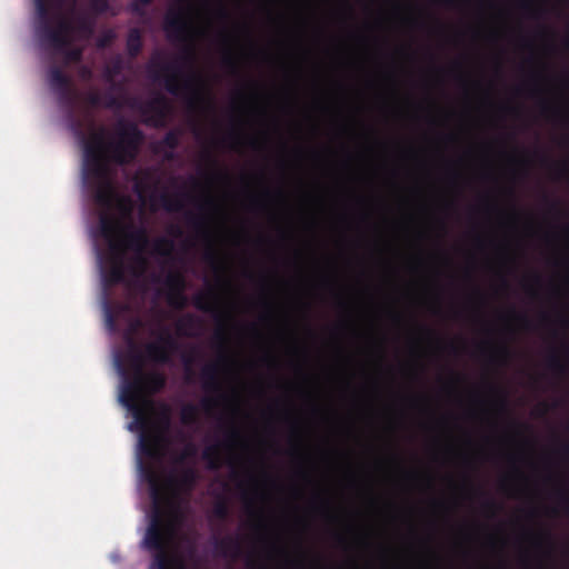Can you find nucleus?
I'll return each instance as SVG.
<instances>
[{
    "label": "nucleus",
    "instance_id": "1",
    "mask_svg": "<svg viewBox=\"0 0 569 569\" xmlns=\"http://www.w3.org/2000/svg\"><path fill=\"white\" fill-rule=\"evenodd\" d=\"M117 139L106 142L103 133H93L84 143L83 174L93 188V200L103 210L117 208L123 218L132 214V202L120 197L109 177V162L127 166L139 153L144 134L133 121L120 119L116 124Z\"/></svg>",
    "mask_w": 569,
    "mask_h": 569
},
{
    "label": "nucleus",
    "instance_id": "2",
    "mask_svg": "<svg viewBox=\"0 0 569 569\" xmlns=\"http://www.w3.org/2000/svg\"><path fill=\"white\" fill-rule=\"evenodd\" d=\"M163 29L170 41L182 44L179 57L172 62L152 60L149 66L153 81H163L166 90L172 96H184L190 110L212 109L213 103L202 90L201 77L193 71L197 61L193 28L182 6L170 9L164 16Z\"/></svg>",
    "mask_w": 569,
    "mask_h": 569
},
{
    "label": "nucleus",
    "instance_id": "3",
    "mask_svg": "<svg viewBox=\"0 0 569 569\" xmlns=\"http://www.w3.org/2000/svg\"><path fill=\"white\" fill-rule=\"evenodd\" d=\"M140 472L149 485L153 503V512L143 538L144 548L152 552L149 569H181L180 558L169 550L172 530L161 509L166 500L161 477L151 463L141 462Z\"/></svg>",
    "mask_w": 569,
    "mask_h": 569
},
{
    "label": "nucleus",
    "instance_id": "4",
    "mask_svg": "<svg viewBox=\"0 0 569 569\" xmlns=\"http://www.w3.org/2000/svg\"><path fill=\"white\" fill-rule=\"evenodd\" d=\"M150 243L148 231L143 226L126 223L118 241H111L108 267L102 271L107 288L126 282V273L138 278L148 268L144 256Z\"/></svg>",
    "mask_w": 569,
    "mask_h": 569
},
{
    "label": "nucleus",
    "instance_id": "5",
    "mask_svg": "<svg viewBox=\"0 0 569 569\" xmlns=\"http://www.w3.org/2000/svg\"><path fill=\"white\" fill-rule=\"evenodd\" d=\"M128 360L133 369V375L129 376L121 365L123 380L120 391L121 403L132 413L134 423L141 429L139 437V451L148 459L157 460L161 457L162 438L148 431V418L144 407L140 405L143 392L144 372L143 355L133 341H130L128 350Z\"/></svg>",
    "mask_w": 569,
    "mask_h": 569
},
{
    "label": "nucleus",
    "instance_id": "6",
    "mask_svg": "<svg viewBox=\"0 0 569 569\" xmlns=\"http://www.w3.org/2000/svg\"><path fill=\"white\" fill-rule=\"evenodd\" d=\"M38 16L37 34L46 47L63 48L68 43V32L72 29V21L66 16H54V26L50 17L48 0H33Z\"/></svg>",
    "mask_w": 569,
    "mask_h": 569
},
{
    "label": "nucleus",
    "instance_id": "7",
    "mask_svg": "<svg viewBox=\"0 0 569 569\" xmlns=\"http://www.w3.org/2000/svg\"><path fill=\"white\" fill-rule=\"evenodd\" d=\"M192 305L196 309L202 312L211 313L213 316L214 320L219 325L214 333V339L220 343H224L226 333L222 323L230 317L229 313L223 312L220 309L219 299L214 291L210 289L206 292H199L194 295L192 298Z\"/></svg>",
    "mask_w": 569,
    "mask_h": 569
},
{
    "label": "nucleus",
    "instance_id": "8",
    "mask_svg": "<svg viewBox=\"0 0 569 569\" xmlns=\"http://www.w3.org/2000/svg\"><path fill=\"white\" fill-rule=\"evenodd\" d=\"M178 348L176 338L167 329H162L156 341L146 345L144 352L149 360L167 365L171 362L172 355L178 351Z\"/></svg>",
    "mask_w": 569,
    "mask_h": 569
},
{
    "label": "nucleus",
    "instance_id": "9",
    "mask_svg": "<svg viewBox=\"0 0 569 569\" xmlns=\"http://www.w3.org/2000/svg\"><path fill=\"white\" fill-rule=\"evenodd\" d=\"M186 218L188 224L191 226L200 237L208 240L209 244L203 254V259L212 268V270L220 277L224 270V266L219 259V256L210 241V233L207 229L206 218L201 214H193L191 212H188L186 214Z\"/></svg>",
    "mask_w": 569,
    "mask_h": 569
},
{
    "label": "nucleus",
    "instance_id": "10",
    "mask_svg": "<svg viewBox=\"0 0 569 569\" xmlns=\"http://www.w3.org/2000/svg\"><path fill=\"white\" fill-rule=\"evenodd\" d=\"M136 107L141 114L147 117L146 123L154 127L164 124V120L167 119L170 110L169 102L162 94H157L146 102L138 103Z\"/></svg>",
    "mask_w": 569,
    "mask_h": 569
},
{
    "label": "nucleus",
    "instance_id": "11",
    "mask_svg": "<svg viewBox=\"0 0 569 569\" xmlns=\"http://www.w3.org/2000/svg\"><path fill=\"white\" fill-rule=\"evenodd\" d=\"M49 82L62 101L67 102L69 106L73 104L74 92L71 87V80L61 68L57 66L50 68Z\"/></svg>",
    "mask_w": 569,
    "mask_h": 569
},
{
    "label": "nucleus",
    "instance_id": "12",
    "mask_svg": "<svg viewBox=\"0 0 569 569\" xmlns=\"http://www.w3.org/2000/svg\"><path fill=\"white\" fill-rule=\"evenodd\" d=\"M164 284L168 288V302L176 308H183L187 302V298L183 295L186 281L183 276L177 271H170L166 279Z\"/></svg>",
    "mask_w": 569,
    "mask_h": 569
},
{
    "label": "nucleus",
    "instance_id": "13",
    "mask_svg": "<svg viewBox=\"0 0 569 569\" xmlns=\"http://www.w3.org/2000/svg\"><path fill=\"white\" fill-rule=\"evenodd\" d=\"M126 224H123L120 220L114 218L110 211L103 210V212L99 217V227L100 232L102 237L108 241L110 244L111 241H118L119 238L118 234L121 236L122 228Z\"/></svg>",
    "mask_w": 569,
    "mask_h": 569
},
{
    "label": "nucleus",
    "instance_id": "14",
    "mask_svg": "<svg viewBox=\"0 0 569 569\" xmlns=\"http://www.w3.org/2000/svg\"><path fill=\"white\" fill-rule=\"evenodd\" d=\"M198 480L197 470L193 467H184L177 476L168 478V485L184 491H190Z\"/></svg>",
    "mask_w": 569,
    "mask_h": 569
},
{
    "label": "nucleus",
    "instance_id": "15",
    "mask_svg": "<svg viewBox=\"0 0 569 569\" xmlns=\"http://www.w3.org/2000/svg\"><path fill=\"white\" fill-rule=\"evenodd\" d=\"M219 363H209L201 369L202 388L207 392H218L221 390Z\"/></svg>",
    "mask_w": 569,
    "mask_h": 569
},
{
    "label": "nucleus",
    "instance_id": "16",
    "mask_svg": "<svg viewBox=\"0 0 569 569\" xmlns=\"http://www.w3.org/2000/svg\"><path fill=\"white\" fill-rule=\"evenodd\" d=\"M166 386V378L162 373L159 372H151L146 375L144 373V383H143V392L142 398L140 400V405L142 406V401L144 399L146 392H159L162 390Z\"/></svg>",
    "mask_w": 569,
    "mask_h": 569
},
{
    "label": "nucleus",
    "instance_id": "17",
    "mask_svg": "<svg viewBox=\"0 0 569 569\" xmlns=\"http://www.w3.org/2000/svg\"><path fill=\"white\" fill-rule=\"evenodd\" d=\"M127 52L130 58H137L143 47L142 33L138 28H131L127 36Z\"/></svg>",
    "mask_w": 569,
    "mask_h": 569
},
{
    "label": "nucleus",
    "instance_id": "18",
    "mask_svg": "<svg viewBox=\"0 0 569 569\" xmlns=\"http://www.w3.org/2000/svg\"><path fill=\"white\" fill-rule=\"evenodd\" d=\"M216 548L223 557H237L241 550L239 540L231 537L218 540Z\"/></svg>",
    "mask_w": 569,
    "mask_h": 569
},
{
    "label": "nucleus",
    "instance_id": "19",
    "mask_svg": "<svg viewBox=\"0 0 569 569\" xmlns=\"http://www.w3.org/2000/svg\"><path fill=\"white\" fill-rule=\"evenodd\" d=\"M72 34H73V28L68 32V36H67L68 43L63 48H61V49L56 48V47H49V48L52 49L57 53L63 54L68 62H79L82 58V51H81V49L70 47L71 42H72Z\"/></svg>",
    "mask_w": 569,
    "mask_h": 569
},
{
    "label": "nucleus",
    "instance_id": "20",
    "mask_svg": "<svg viewBox=\"0 0 569 569\" xmlns=\"http://www.w3.org/2000/svg\"><path fill=\"white\" fill-rule=\"evenodd\" d=\"M220 445H211L203 449L202 459L207 462L208 468L212 470H217L220 467Z\"/></svg>",
    "mask_w": 569,
    "mask_h": 569
},
{
    "label": "nucleus",
    "instance_id": "21",
    "mask_svg": "<svg viewBox=\"0 0 569 569\" xmlns=\"http://www.w3.org/2000/svg\"><path fill=\"white\" fill-rule=\"evenodd\" d=\"M84 101L89 107H92V108L100 107L101 104H103L102 96L97 90H91V91L87 92L84 96ZM104 106L107 108L116 107L117 106L116 98L112 96H108V98L104 102Z\"/></svg>",
    "mask_w": 569,
    "mask_h": 569
},
{
    "label": "nucleus",
    "instance_id": "22",
    "mask_svg": "<svg viewBox=\"0 0 569 569\" xmlns=\"http://www.w3.org/2000/svg\"><path fill=\"white\" fill-rule=\"evenodd\" d=\"M179 143H180V131L170 130L164 134V137L161 140V144L170 150L166 154L167 159L173 158V150L178 148Z\"/></svg>",
    "mask_w": 569,
    "mask_h": 569
},
{
    "label": "nucleus",
    "instance_id": "23",
    "mask_svg": "<svg viewBox=\"0 0 569 569\" xmlns=\"http://www.w3.org/2000/svg\"><path fill=\"white\" fill-rule=\"evenodd\" d=\"M160 202L164 210L168 212H178L183 209V203L180 196L171 197L167 192L160 194Z\"/></svg>",
    "mask_w": 569,
    "mask_h": 569
},
{
    "label": "nucleus",
    "instance_id": "24",
    "mask_svg": "<svg viewBox=\"0 0 569 569\" xmlns=\"http://www.w3.org/2000/svg\"><path fill=\"white\" fill-rule=\"evenodd\" d=\"M172 251H173V241L172 240L164 238V237H160L154 240L153 253L161 256V257H170Z\"/></svg>",
    "mask_w": 569,
    "mask_h": 569
},
{
    "label": "nucleus",
    "instance_id": "25",
    "mask_svg": "<svg viewBox=\"0 0 569 569\" xmlns=\"http://www.w3.org/2000/svg\"><path fill=\"white\" fill-rule=\"evenodd\" d=\"M180 420L184 426H190L198 420V408L192 403H187L181 408Z\"/></svg>",
    "mask_w": 569,
    "mask_h": 569
},
{
    "label": "nucleus",
    "instance_id": "26",
    "mask_svg": "<svg viewBox=\"0 0 569 569\" xmlns=\"http://www.w3.org/2000/svg\"><path fill=\"white\" fill-rule=\"evenodd\" d=\"M543 164H550L558 178H565L569 176V158L561 162H551L546 156L541 157Z\"/></svg>",
    "mask_w": 569,
    "mask_h": 569
},
{
    "label": "nucleus",
    "instance_id": "27",
    "mask_svg": "<svg viewBox=\"0 0 569 569\" xmlns=\"http://www.w3.org/2000/svg\"><path fill=\"white\" fill-rule=\"evenodd\" d=\"M73 32L78 31L82 34L89 36L93 31V21L87 16H79L73 23Z\"/></svg>",
    "mask_w": 569,
    "mask_h": 569
},
{
    "label": "nucleus",
    "instance_id": "28",
    "mask_svg": "<svg viewBox=\"0 0 569 569\" xmlns=\"http://www.w3.org/2000/svg\"><path fill=\"white\" fill-rule=\"evenodd\" d=\"M510 357V350L506 345L497 347L490 355V362L505 363Z\"/></svg>",
    "mask_w": 569,
    "mask_h": 569
},
{
    "label": "nucleus",
    "instance_id": "29",
    "mask_svg": "<svg viewBox=\"0 0 569 569\" xmlns=\"http://www.w3.org/2000/svg\"><path fill=\"white\" fill-rule=\"evenodd\" d=\"M547 366L549 369L557 373H563L566 371V365L561 361L560 357L556 351H552L548 356Z\"/></svg>",
    "mask_w": 569,
    "mask_h": 569
},
{
    "label": "nucleus",
    "instance_id": "30",
    "mask_svg": "<svg viewBox=\"0 0 569 569\" xmlns=\"http://www.w3.org/2000/svg\"><path fill=\"white\" fill-rule=\"evenodd\" d=\"M212 513L217 519L226 520L229 517V506L224 500L214 503Z\"/></svg>",
    "mask_w": 569,
    "mask_h": 569
},
{
    "label": "nucleus",
    "instance_id": "31",
    "mask_svg": "<svg viewBox=\"0 0 569 569\" xmlns=\"http://www.w3.org/2000/svg\"><path fill=\"white\" fill-rule=\"evenodd\" d=\"M104 313L107 326L109 327L110 330H114L118 315L109 302H106L104 305Z\"/></svg>",
    "mask_w": 569,
    "mask_h": 569
},
{
    "label": "nucleus",
    "instance_id": "32",
    "mask_svg": "<svg viewBox=\"0 0 569 569\" xmlns=\"http://www.w3.org/2000/svg\"><path fill=\"white\" fill-rule=\"evenodd\" d=\"M197 455V447L192 442H188L182 452L177 457L176 462L182 463L189 458H193Z\"/></svg>",
    "mask_w": 569,
    "mask_h": 569
},
{
    "label": "nucleus",
    "instance_id": "33",
    "mask_svg": "<svg viewBox=\"0 0 569 569\" xmlns=\"http://www.w3.org/2000/svg\"><path fill=\"white\" fill-rule=\"evenodd\" d=\"M199 322V319L194 315H187L178 322V330L187 333L184 329L193 328Z\"/></svg>",
    "mask_w": 569,
    "mask_h": 569
},
{
    "label": "nucleus",
    "instance_id": "34",
    "mask_svg": "<svg viewBox=\"0 0 569 569\" xmlns=\"http://www.w3.org/2000/svg\"><path fill=\"white\" fill-rule=\"evenodd\" d=\"M153 0H132L131 10L136 14H143L144 10L148 6H150Z\"/></svg>",
    "mask_w": 569,
    "mask_h": 569
},
{
    "label": "nucleus",
    "instance_id": "35",
    "mask_svg": "<svg viewBox=\"0 0 569 569\" xmlns=\"http://www.w3.org/2000/svg\"><path fill=\"white\" fill-rule=\"evenodd\" d=\"M222 63L223 66L232 73H236L237 70H238V67H237V61L234 59V57L232 56V53L230 51H227L224 54H223V58H222Z\"/></svg>",
    "mask_w": 569,
    "mask_h": 569
},
{
    "label": "nucleus",
    "instance_id": "36",
    "mask_svg": "<svg viewBox=\"0 0 569 569\" xmlns=\"http://www.w3.org/2000/svg\"><path fill=\"white\" fill-rule=\"evenodd\" d=\"M90 8L98 14L107 12L109 9L108 0H90Z\"/></svg>",
    "mask_w": 569,
    "mask_h": 569
},
{
    "label": "nucleus",
    "instance_id": "37",
    "mask_svg": "<svg viewBox=\"0 0 569 569\" xmlns=\"http://www.w3.org/2000/svg\"><path fill=\"white\" fill-rule=\"evenodd\" d=\"M510 315L515 319H517L522 325L523 328H526V329H530L531 328V321L528 319V317L526 315L518 313L515 310H511Z\"/></svg>",
    "mask_w": 569,
    "mask_h": 569
},
{
    "label": "nucleus",
    "instance_id": "38",
    "mask_svg": "<svg viewBox=\"0 0 569 569\" xmlns=\"http://www.w3.org/2000/svg\"><path fill=\"white\" fill-rule=\"evenodd\" d=\"M120 71H121V62H120V60H118L114 63H112L110 67L107 68L106 76L108 79H111L112 77L119 74Z\"/></svg>",
    "mask_w": 569,
    "mask_h": 569
},
{
    "label": "nucleus",
    "instance_id": "39",
    "mask_svg": "<svg viewBox=\"0 0 569 569\" xmlns=\"http://www.w3.org/2000/svg\"><path fill=\"white\" fill-rule=\"evenodd\" d=\"M161 427L167 430L170 426V415L168 408L163 410L159 418Z\"/></svg>",
    "mask_w": 569,
    "mask_h": 569
},
{
    "label": "nucleus",
    "instance_id": "40",
    "mask_svg": "<svg viewBox=\"0 0 569 569\" xmlns=\"http://www.w3.org/2000/svg\"><path fill=\"white\" fill-rule=\"evenodd\" d=\"M239 437H240V433H239L238 429L231 428L227 432L226 443H233L236 440L239 439Z\"/></svg>",
    "mask_w": 569,
    "mask_h": 569
},
{
    "label": "nucleus",
    "instance_id": "41",
    "mask_svg": "<svg viewBox=\"0 0 569 569\" xmlns=\"http://www.w3.org/2000/svg\"><path fill=\"white\" fill-rule=\"evenodd\" d=\"M218 405V401L213 398H204L201 400V406L206 411H210Z\"/></svg>",
    "mask_w": 569,
    "mask_h": 569
},
{
    "label": "nucleus",
    "instance_id": "42",
    "mask_svg": "<svg viewBox=\"0 0 569 569\" xmlns=\"http://www.w3.org/2000/svg\"><path fill=\"white\" fill-rule=\"evenodd\" d=\"M483 508L487 510V511H490V512H496L498 510V505L495 500H492L491 498H487L483 502Z\"/></svg>",
    "mask_w": 569,
    "mask_h": 569
},
{
    "label": "nucleus",
    "instance_id": "43",
    "mask_svg": "<svg viewBox=\"0 0 569 569\" xmlns=\"http://www.w3.org/2000/svg\"><path fill=\"white\" fill-rule=\"evenodd\" d=\"M558 496L561 503L565 506L566 511L569 512V492L562 490L559 491Z\"/></svg>",
    "mask_w": 569,
    "mask_h": 569
},
{
    "label": "nucleus",
    "instance_id": "44",
    "mask_svg": "<svg viewBox=\"0 0 569 569\" xmlns=\"http://www.w3.org/2000/svg\"><path fill=\"white\" fill-rule=\"evenodd\" d=\"M203 158L211 167L217 168L218 161L210 151H204Z\"/></svg>",
    "mask_w": 569,
    "mask_h": 569
},
{
    "label": "nucleus",
    "instance_id": "45",
    "mask_svg": "<svg viewBox=\"0 0 569 569\" xmlns=\"http://www.w3.org/2000/svg\"><path fill=\"white\" fill-rule=\"evenodd\" d=\"M111 40H112V34L108 33L98 40V47L104 48L111 42Z\"/></svg>",
    "mask_w": 569,
    "mask_h": 569
},
{
    "label": "nucleus",
    "instance_id": "46",
    "mask_svg": "<svg viewBox=\"0 0 569 569\" xmlns=\"http://www.w3.org/2000/svg\"><path fill=\"white\" fill-rule=\"evenodd\" d=\"M541 111L543 114H549V113H558V110L551 108L548 103L543 102L542 106H541Z\"/></svg>",
    "mask_w": 569,
    "mask_h": 569
},
{
    "label": "nucleus",
    "instance_id": "47",
    "mask_svg": "<svg viewBox=\"0 0 569 569\" xmlns=\"http://www.w3.org/2000/svg\"><path fill=\"white\" fill-rule=\"evenodd\" d=\"M182 360H183V363L184 366L189 369V367L192 365L193 362V355H184L182 357Z\"/></svg>",
    "mask_w": 569,
    "mask_h": 569
},
{
    "label": "nucleus",
    "instance_id": "48",
    "mask_svg": "<svg viewBox=\"0 0 569 569\" xmlns=\"http://www.w3.org/2000/svg\"><path fill=\"white\" fill-rule=\"evenodd\" d=\"M169 232L174 237H180L182 234V230L178 226L171 227Z\"/></svg>",
    "mask_w": 569,
    "mask_h": 569
},
{
    "label": "nucleus",
    "instance_id": "49",
    "mask_svg": "<svg viewBox=\"0 0 569 569\" xmlns=\"http://www.w3.org/2000/svg\"><path fill=\"white\" fill-rule=\"evenodd\" d=\"M213 200L211 198H207L200 206L199 208L202 210L207 207H213Z\"/></svg>",
    "mask_w": 569,
    "mask_h": 569
},
{
    "label": "nucleus",
    "instance_id": "50",
    "mask_svg": "<svg viewBox=\"0 0 569 569\" xmlns=\"http://www.w3.org/2000/svg\"><path fill=\"white\" fill-rule=\"evenodd\" d=\"M228 138L232 140L236 144L240 143V136L236 132L230 133Z\"/></svg>",
    "mask_w": 569,
    "mask_h": 569
},
{
    "label": "nucleus",
    "instance_id": "51",
    "mask_svg": "<svg viewBox=\"0 0 569 569\" xmlns=\"http://www.w3.org/2000/svg\"><path fill=\"white\" fill-rule=\"evenodd\" d=\"M561 352L563 353V356L569 359V346L568 345H562L561 346Z\"/></svg>",
    "mask_w": 569,
    "mask_h": 569
},
{
    "label": "nucleus",
    "instance_id": "52",
    "mask_svg": "<svg viewBox=\"0 0 569 569\" xmlns=\"http://www.w3.org/2000/svg\"><path fill=\"white\" fill-rule=\"evenodd\" d=\"M498 405H499V408L501 410H505L506 409V398L505 397H500L499 401H498Z\"/></svg>",
    "mask_w": 569,
    "mask_h": 569
},
{
    "label": "nucleus",
    "instance_id": "53",
    "mask_svg": "<svg viewBox=\"0 0 569 569\" xmlns=\"http://www.w3.org/2000/svg\"><path fill=\"white\" fill-rule=\"evenodd\" d=\"M219 16H220L222 19H227V18H228V11H227L223 7H221V8L219 9Z\"/></svg>",
    "mask_w": 569,
    "mask_h": 569
},
{
    "label": "nucleus",
    "instance_id": "54",
    "mask_svg": "<svg viewBox=\"0 0 569 569\" xmlns=\"http://www.w3.org/2000/svg\"><path fill=\"white\" fill-rule=\"evenodd\" d=\"M250 146L256 149L258 147V141L256 139H250Z\"/></svg>",
    "mask_w": 569,
    "mask_h": 569
},
{
    "label": "nucleus",
    "instance_id": "55",
    "mask_svg": "<svg viewBox=\"0 0 569 569\" xmlns=\"http://www.w3.org/2000/svg\"><path fill=\"white\" fill-rule=\"evenodd\" d=\"M548 537H549V535H548V533H541V535L538 537V540H537V541H538V542H540L542 539H546V538H548Z\"/></svg>",
    "mask_w": 569,
    "mask_h": 569
},
{
    "label": "nucleus",
    "instance_id": "56",
    "mask_svg": "<svg viewBox=\"0 0 569 569\" xmlns=\"http://www.w3.org/2000/svg\"><path fill=\"white\" fill-rule=\"evenodd\" d=\"M437 2H440V3H446L447 6H451L452 2L451 0H436Z\"/></svg>",
    "mask_w": 569,
    "mask_h": 569
},
{
    "label": "nucleus",
    "instance_id": "57",
    "mask_svg": "<svg viewBox=\"0 0 569 569\" xmlns=\"http://www.w3.org/2000/svg\"><path fill=\"white\" fill-rule=\"evenodd\" d=\"M337 540H338V542H339V543L345 542V538H343V536H341V535H338V536H337Z\"/></svg>",
    "mask_w": 569,
    "mask_h": 569
},
{
    "label": "nucleus",
    "instance_id": "58",
    "mask_svg": "<svg viewBox=\"0 0 569 569\" xmlns=\"http://www.w3.org/2000/svg\"><path fill=\"white\" fill-rule=\"evenodd\" d=\"M521 6H522V8H523V9H526V10L531 8V6H530V3H529V2H523Z\"/></svg>",
    "mask_w": 569,
    "mask_h": 569
},
{
    "label": "nucleus",
    "instance_id": "59",
    "mask_svg": "<svg viewBox=\"0 0 569 569\" xmlns=\"http://www.w3.org/2000/svg\"><path fill=\"white\" fill-rule=\"evenodd\" d=\"M557 206H558V203H557L556 201H551V202H550V208H551V209H556V208H557Z\"/></svg>",
    "mask_w": 569,
    "mask_h": 569
},
{
    "label": "nucleus",
    "instance_id": "60",
    "mask_svg": "<svg viewBox=\"0 0 569 569\" xmlns=\"http://www.w3.org/2000/svg\"><path fill=\"white\" fill-rule=\"evenodd\" d=\"M449 348H450V350H451L452 352H456V349H457V348H456L452 343H451V345H449Z\"/></svg>",
    "mask_w": 569,
    "mask_h": 569
},
{
    "label": "nucleus",
    "instance_id": "61",
    "mask_svg": "<svg viewBox=\"0 0 569 569\" xmlns=\"http://www.w3.org/2000/svg\"><path fill=\"white\" fill-rule=\"evenodd\" d=\"M179 3L184 4L188 2V0H178Z\"/></svg>",
    "mask_w": 569,
    "mask_h": 569
},
{
    "label": "nucleus",
    "instance_id": "62",
    "mask_svg": "<svg viewBox=\"0 0 569 569\" xmlns=\"http://www.w3.org/2000/svg\"><path fill=\"white\" fill-rule=\"evenodd\" d=\"M214 177H219L220 178V177H224V176L222 173H220V172H217V173H214Z\"/></svg>",
    "mask_w": 569,
    "mask_h": 569
},
{
    "label": "nucleus",
    "instance_id": "63",
    "mask_svg": "<svg viewBox=\"0 0 569 569\" xmlns=\"http://www.w3.org/2000/svg\"><path fill=\"white\" fill-rule=\"evenodd\" d=\"M529 293H530L532 297H533V296H536V291H533V290H531V289L529 290Z\"/></svg>",
    "mask_w": 569,
    "mask_h": 569
},
{
    "label": "nucleus",
    "instance_id": "64",
    "mask_svg": "<svg viewBox=\"0 0 569 569\" xmlns=\"http://www.w3.org/2000/svg\"><path fill=\"white\" fill-rule=\"evenodd\" d=\"M252 203L253 204H257L258 203V200L256 198L252 199Z\"/></svg>",
    "mask_w": 569,
    "mask_h": 569
}]
</instances>
